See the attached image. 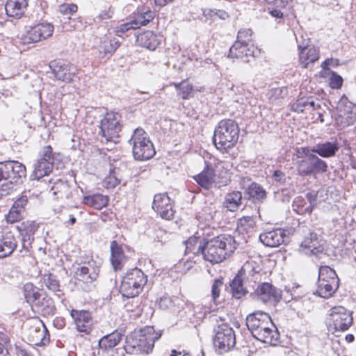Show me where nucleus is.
<instances>
[{"label": "nucleus", "instance_id": "obj_20", "mask_svg": "<svg viewBox=\"0 0 356 356\" xmlns=\"http://www.w3.org/2000/svg\"><path fill=\"white\" fill-rule=\"evenodd\" d=\"M70 315L80 332L89 333L92 330V318L90 313L86 310L72 309Z\"/></svg>", "mask_w": 356, "mask_h": 356}, {"label": "nucleus", "instance_id": "obj_48", "mask_svg": "<svg viewBox=\"0 0 356 356\" xmlns=\"http://www.w3.org/2000/svg\"><path fill=\"white\" fill-rule=\"evenodd\" d=\"M250 196L254 200H260L266 197V191L258 184L252 183L248 189Z\"/></svg>", "mask_w": 356, "mask_h": 356}, {"label": "nucleus", "instance_id": "obj_47", "mask_svg": "<svg viewBox=\"0 0 356 356\" xmlns=\"http://www.w3.org/2000/svg\"><path fill=\"white\" fill-rule=\"evenodd\" d=\"M318 280H327L331 282L332 280L334 281L336 284H339V280L335 271L329 266H321L319 268Z\"/></svg>", "mask_w": 356, "mask_h": 356}, {"label": "nucleus", "instance_id": "obj_13", "mask_svg": "<svg viewBox=\"0 0 356 356\" xmlns=\"http://www.w3.org/2000/svg\"><path fill=\"white\" fill-rule=\"evenodd\" d=\"M55 77L63 82L70 83L76 78V67L65 60H53L49 64Z\"/></svg>", "mask_w": 356, "mask_h": 356}, {"label": "nucleus", "instance_id": "obj_30", "mask_svg": "<svg viewBox=\"0 0 356 356\" xmlns=\"http://www.w3.org/2000/svg\"><path fill=\"white\" fill-rule=\"evenodd\" d=\"M339 147L337 143L326 142L317 144L311 149V152L316 153L322 157H331L339 150Z\"/></svg>", "mask_w": 356, "mask_h": 356}, {"label": "nucleus", "instance_id": "obj_16", "mask_svg": "<svg viewBox=\"0 0 356 356\" xmlns=\"http://www.w3.org/2000/svg\"><path fill=\"white\" fill-rule=\"evenodd\" d=\"M254 293L259 300L271 305L277 304L282 298V291L268 282L259 284Z\"/></svg>", "mask_w": 356, "mask_h": 356}, {"label": "nucleus", "instance_id": "obj_4", "mask_svg": "<svg viewBox=\"0 0 356 356\" xmlns=\"http://www.w3.org/2000/svg\"><path fill=\"white\" fill-rule=\"evenodd\" d=\"M239 137L238 124L230 119L219 122L213 134V143L220 151H227L237 143Z\"/></svg>", "mask_w": 356, "mask_h": 356}, {"label": "nucleus", "instance_id": "obj_11", "mask_svg": "<svg viewBox=\"0 0 356 356\" xmlns=\"http://www.w3.org/2000/svg\"><path fill=\"white\" fill-rule=\"evenodd\" d=\"M54 27L48 22H42L30 26L22 37L24 44L35 43L51 36Z\"/></svg>", "mask_w": 356, "mask_h": 356}, {"label": "nucleus", "instance_id": "obj_56", "mask_svg": "<svg viewBox=\"0 0 356 356\" xmlns=\"http://www.w3.org/2000/svg\"><path fill=\"white\" fill-rule=\"evenodd\" d=\"M273 180L279 184H283L286 180V177L284 172L281 170H275L273 174Z\"/></svg>", "mask_w": 356, "mask_h": 356}, {"label": "nucleus", "instance_id": "obj_6", "mask_svg": "<svg viewBox=\"0 0 356 356\" xmlns=\"http://www.w3.org/2000/svg\"><path fill=\"white\" fill-rule=\"evenodd\" d=\"M132 144L133 154L135 159L145 161L152 158L156 151L147 134L140 128L135 129L130 140Z\"/></svg>", "mask_w": 356, "mask_h": 356}, {"label": "nucleus", "instance_id": "obj_14", "mask_svg": "<svg viewBox=\"0 0 356 356\" xmlns=\"http://www.w3.org/2000/svg\"><path fill=\"white\" fill-rule=\"evenodd\" d=\"M26 176L25 166L15 161H9L0 163V181L2 179H10L19 183Z\"/></svg>", "mask_w": 356, "mask_h": 356}, {"label": "nucleus", "instance_id": "obj_12", "mask_svg": "<svg viewBox=\"0 0 356 356\" xmlns=\"http://www.w3.org/2000/svg\"><path fill=\"white\" fill-rule=\"evenodd\" d=\"M54 156L52 148L47 145L43 147L40 158L34 164V169L32 173L33 179L39 180L42 177L48 175L52 170Z\"/></svg>", "mask_w": 356, "mask_h": 356}, {"label": "nucleus", "instance_id": "obj_63", "mask_svg": "<svg viewBox=\"0 0 356 356\" xmlns=\"http://www.w3.org/2000/svg\"><path fill=\"white\" fill-rule=\"evenodd\" d=\"M271 15L277 18H282L283 17V13L278 10H272Z\"/></svg>", "mask_w": 356, "mask_h": 356}, {"label": "nucleus", "instance_id": "obj_59", "mask_svg": "<svg viewBox=\"0 0 356 356\" xmlns=\"http://www.w3.org/2000/svg\"><path fill=\"white\" fill-rule=\"evenodd\" d=\"M209 15L211 17L216 16L222 19H225L229 17L227 13L222 10H210Z\"/></svg>", "mask_w": 356, "mask_h": 356}, {"label": "nucleus", "instance_id": "obj_36", "mask_svg": "<svg viewBox=\"0 0 356 356\" xmlns=\"http://www.w3.org/2000/svg\"><path fill=\"white\" fill-rule=\"evenodd\" d=\"M339 287V284L335 283V280H332L330 284L317 283L316 293L324 298L331 297Z\"/></svg>", "mask_w": 356, "mask_h": 356}, {"label": "nucleus", "instance_id": "obj_21", "mask_svg": "<svg viewBox=\"0 0 356 356\" xmlns=\"http://www.w3.org/2000/svg\"><path fill=\"white\" fill-rule=\"evenodd\" d=\"M207 161L209 164L211 165V168H213V172L217 174L220 186H222L227 185L229 181V163L220 161L211 156H210L209 159Z\"/></svg>", "mask_w": 356, "mask_h": 356}, {"label": "nucleus", "instance_id": "obj_2", "mask_svg": "<svg viewBox=\"0 0 356 356\" xmlns=\"http://www.w3.org/2000/svg\"><path fill=\"white\" fill-rule=\"evenodd\" d=\"M236 243L231 235L221 234L207 241L203 247L197 248V252L203 254L205 260L211 263H219L234 252Z\"/></svg>", "mask_w": 356, "mask_h": 356}, {"label": "nucleus", "instance_id": "obj_58", "mask_svg": "<svg viewBox=\"0 0 356 356\" xmlns=\"http://www.w3.org/2000/svg\"><path fill=\"white\" fill-rule=\"evenodd\" d=\"M28 202V197L26 195H22L19 197L13 204V207H16L18 209L22 210V211L24 209L25 205H26Z\"/></svg>", "mask_w": 356, "mask_h": 356}, {"label": "nucleus", "instance_id": "obj_64", "mask_svg": "<svg viewBox=\"0 0 356 356\" xmlns=\"http://www.w3.org/2000/svg\"><path fill=\"white\" fill-rule=\"evenodd\" d=\"M35 331L37 333V337H36L37 338H40L41 337L44 336V334L46 333V332L47 330L46 327H44L43 329L41 330L39 329V330H35Z\"/></svg>", "mask_w": 356, "mask_h": 356}, {"label": "nucleus", "instance_id": "obj_10", "mask_svg": "<svg viewBox=\"0 0 356 356\" xmlns=\"http://www.w3.org/2000/svg\"><path fill=\"white\" fill-rule=\"evenodd\" d=\"M102 136L106 141L118 142L121 130L120 115L117 113H107L100 122Z\"/></svg>", "mask_w": 356, "mask_h": 356}, {"label": "nucleus", "instance_id": "obj_54", "mask_svg": "<svg viewBox=\"0 0 356 356\" xmlns=\"http://www.w3.org/2000/svg\"><path fill=\"white\" fill-rule=\"evenodd\" d=\"M77 6L74 3H63L59 6L58 11L63 15H72L77 11Z\"/></svg>", "mask_w": 356, "mask_h": 356}, {"label": "nucleus", "instance_id": "obj_45", "mask_svg": "<svg viewBox=\"0 0 356 356\" xmlns=\"http://www.w3.org/2000/svg\"><path fill=\"white\" fill-rule=\"evenodd\" d=\"M43 281L45 286L56 295L60 297L61 293L60 286L59 282L51 274H45L43 275Z\"/></svg>", "mask_w": 356, "mask_h": 356}, {"label": "nucleus", "instance_id": "obj_1", "mask_svg": "<svg viewBox=\"0 0 356 356\" xmlns=\"http://www.w3.org/2000/svg\"><path fill=\"white\" fill-rule=\"evenodd\" d=\"M246 325L252 336L257 340L276 345L279 339V332L268 314L256 312L246 318Z\"/></svg>", "mask_w": 356, "mask_h": 356}, {"label": "nucleus", "instance_id": "obj_24", "mask_svg": "<svg viewBox=\"0 0 356 356\" xmlns=\"http://www.w3.org/2000/svg\"><path fill=\"white\" fill-rule=\"evenodd\" d=\"M18 241L11 232H6L0 236V258L10 256L17 247Z\"/></svg>", "mask_w": 356, "mask_h": 356}, {"label": "nucleus", "instance_id": "obj_26", "mask_svg": "<svg viewBox=\"0 0 356 356\" xmlns=\"http://www.w3.org/2000/svg\"><path fill=\"white\" fill-rule=\"evenodd\" d=\"M99 274V268L93 264L88 263L86 265L78 267L75 272V278L79 282L90 284L95 280Z\"/></svg>", "mask_w": 356, "mask_h": 356}, {"label": "nucleus", "instance_id": "obj_38", "mask_svg": "<svg viewBox=\"0 0 356 356\" xmlns=\"http://www.w3.org/2000/svg\"><path fill=\"white\" fill-rule=\"evenodd\" d=\"M121 340V335L118 332H113L103 337L99 341V346L102 349L112 348L117 346Z\"/></svg>", "mask_w": 356, "mask_h": 356}, {"label": "nucleus", "instance_id": "obj_37", "mask_svg": "<svg viewBox=\"0 0 356 356\" xmlns=\"http://www.w3.org/2000/svg\"><path fill=\"white\" fill-rule=\"evenodd\" d=\"M255 225L254 219L250 216H244L238 219L236 231L241 234L252 232Z\"/></svg>", "mask_w": 356, "mask_h": 356}, {"label": "nucleus", "instance_id": "obj_23", "mask_svg": "<svg viewBox=\"0 0 356 356\" xmlns=\"http://www.w3.org/2000/svg\"><path fill=\"white\" fill-rule=\"evenodd\" d=\"M163 40V36L154 33L152 31H147L137 36L136 42L139 46L145 47L150 51H154Z\"/></svg>", "mask_w": 356, "mask_h": 356}, {"label": "nucleus", "instance_id": "obj_41", "mask_svg": "<svg viewBox=\"0 0 356 356\" xmlns=\"http://www.w3.org/2000/svg\"><path fill=\"white\" fill-rule=\"evenodd\" d=\"M242 195L238 191L229 193L225 200V207L231 211H235L241 204Z\"/></svg>", "mask_w": 356, "mask_h": 356}, {"label": "nucleus", "instance_id": "obj_27", "mask_svg": "<svg viewBox=\"0 0 356 356\" xmlns=\"http://www.w3.org/2000/svg\"><path fill=\"white\" fill-rule=\"evenodd\" d=\"M111 261L113 268L115 270H120L122 268L127 261V257L124 255L122 248L115 241L111 243Z\"/></svg>", "mask_w": 356, "mask_h": 356}, {"label": "nucleus", "instance_id": "obj_39", "mask_svg": "<svg viewBox=\"0 0 356 356\" xmlns=\"http://www.w3.org/2000/svg\"><path fill=\"white\" fill-rule=\"evenodd\" d=\"M120 170L113 168L103 181V186L107 189H112L120 183Z\"/></svg>", "mask_w": 356, "mask_h": 356}, {"label": "nucleus", "instance_id": "obj_31", "mask_svg": "<svg viewBox=\"0 0 356 356\" xmlns=\"http://www.w3.org/2000/svg\"><path fill=\"white\" fill-rule=\"evenodd\" d=\"M32 309L38 313L44 314H52L54 310V302L51 298L42 294V296L33 303Z\"/></svg>", "mask_w": 356, "mask_h": 356}, {"label": "nucleus", "instance_id": "obj_57", "mask_svg": "<svg viewBox=\"0 0 356 356\" xmlns=\"http://www.w3.org/2000/svg\"><path fill=\"white\" fill-rule=\"evenodd\" d=\"M131 29H136L134 24H132L131 21L122 24L117 27L116 32L118 35H121L120 34L124 33L125 32L131 30Z\"/></svg>", "mask_w": 356, "mask_h": 356}, {"label": "nucleus", "instance_id": "obj_9", "mask_svg": "<svg viewBox=\"0 0 356 356\" xmlns=\"http://www.w3.org/2000/svg\"><path fill=\"white\" fill-rule=\"evenodd\" d=\"M336 124L341 128L353 124L356 121V106L345 97H341L337 105Z\"/></svg>", "mask_w": 356, "mask_h": 356}, {"label": "nucleus", "instance_id": "obj_22", "mask_svg": "<svg viewBox=\"0 0 356 356\" xmlns=\"http://www.w3.org/2000/svg\"><path fill=\"white\" fill-rule=\"evenodd\" d=\"M286 238H287V236L285 231L281 229L266 232L259 236L261 242L268 247H277L282 244Z\"/></svg>", "mask_w": 356, "mask_h": 356}, {"label": "nucleus", "instance_id": "obj_60", "mask_svg": "<svg viewBox=\"0 0 356 356\" xmlns=\"http://www.w3.org/2000/svg\"><path fill=\"white\" fill-rule=\"evenodd\" d=\"M197 243V238H189L186 242V251L193 252L195 250V248L193 247Z\"/></svg>", "mask_w": 356, "mask_h": 356}, {"label": "nucleus", "instance_id": "obj_29", "mask_svg": "<svg viewBox=\"0 0 356 356\" xmlns=\"http://www.w3.org/2000/svg\"><path fill=\"white\" fill-rule=\"evenodd\" d=\"M28 6V0H8L5 9L8 16L20 17L25 12Z\"/></svg>", "mask_w": 356, "mask_h": 356}, {"label": "nucleus", "instance_id": "obj_19", "mask_svg": "<svg viewBox=\"0 0 356 356\" xmlns=\"http://www.w3.org/2000/svg\"><path fill=\"white\" fill-rule=\"evenodd\" d=\"M38 229V224L33 220H25L17 226L20 236L22 238V248L26 251L34 239V234Z\"/></svg>", "mask_w": 356, "mask_h": 356}, {"label": "nucleus", "instance_id": "obj_5", "mask_svg": "<svg viewBox=\"0 0 356 356\" xmlns=\"http://www.w3.org/2000/svg\"><path fill=\"white\" fill-rule=\"evenodd\" d=\"M147 282V276L138 268L127 270L122 277L120 292L127 298L138 296Z\"/></svg>", "mask_w": 356, "mask_h": 356}, {"label": "nucleus", "instance_id": "obj_18", "mask_svg": "<svg viewBox=\"0 0 356 356\" xmlns=\"http://www.w3.org/2000/svg\"><path fill=\"white\" fill-rule=\"evenodd\" d=\"M300 250L306 254L314 255L317 258H321L324 253V245L319 241L316 234L309 233L302 241Z\"/></svg>", "mask_w": 356, "mask_h": 356}, {"label": "nucleus", "instance_id": "obj_28", "mask_svg": "<svg viewBox=\"0 0 356 356\" xmlns=\"http://www.w3.org/2000/svg\"><path fill=\"white\" fill-rule=\"evenodd\" d=\"M299 57L303 67H307L311 63H314L319 58L318 49L314 47L298 45Z\"/></svg>", "mask_w": 356, "mask_h": 356}, {"label": "nucleus", "instance_id": "obj_3", "mask_svg": "<svg viewBox=\"0 0 356 356\" xmlns=\"http://www.w3.org/2000/svg\"><path fill=\"white\" fill-rule=\"evenodd\" d=\"M161 336L154 327L147 326L138 332H135L126 338L124 348L127 353H147L152 352L154 343Z\"/></svg>", "mask_w": 356, "mask_h": 356}, {"label": "nucleus", "instance_id": "obj_7", "mask_svg": "<svg viewBox=\"0 0 356 356\" xmlns=\"http://www.w3.org/2000/svg\"><path fill=\"white\" fill-rule=\"evenodd\" d=\"M352 313L342 306L330 309L327 321L330 331L343 332L347 330L353 323Z\"/></svg>", "mask_w": 356, "mask_h": 356}, {"label": "nucleus", "instance_id": "obj_40", "mask_svg": "<svg viewBox=\"0 0 356 356\" xmlns=\"http://www.w3.org/2000/svg\"><path fill=\"white\" fill-rule=\"evenodd\" d=\"M305 204H307L305 200L301 197H298L293 203V210L300 215L310 214L313 210L312 202L306 206Z\"/></svg>", "mask_w": 356, "mask_h": 356}, {"label": "nucleus", "instance_id": "obj_49", "mask_svg": "<svg viewBox=\"0 0 356 356\" xmlns=\"http://www.w3.org/2000/svg\"><path fill=\"white\" fill-rule=\"evenodd\" d=\"M119 44L118 40L115 38L105 40L102 42L101 48L104 50V54H107L115 51L119 47Z\"/></svg>", "mask_w": 356, "mask_h": 356}, {"label": "nucleus", "instance_id": "obj_55", "mask_svg": "<svg viewBox=\"0 0 356 356\" xmlns=\"http://www.w3.org/2000/svg\"><path fill=\"white\" fill-rule=\"evenodd\" d=\"M222 284L223 282L221 279L214 280L211 286L212 298L213 300H216V299L219 297Z\"/></svg>", "mask_w": 356, "mask_h": 356}, {"label": "nucleus", "instance_id": "obj_17", "mask_svg": "<svg viewBox=\"0 0 356 356\" xmlns=\"http://www.w3.org/2000/svg\"><path fill=\"white\" fill-rule=\"evenodd\" d=\"M211 164L205 161L204 170L198 175L193 177L196 182L202 188L209 190L213 187L220 188V183L218 179L217 174L213 172Z\"/></svg>", "mask_w": 356, "mask_h": 356}, {"label": "nucleus", "instance_id": "obj_53", "mask_svg": "<svg viewBox=\"0 0 356 356\" xmlns=\"http://www.w3.org/2000/svg\"><path fill=\"white\" fill-rule=\"evenodd\" d=\"M329 80L330 86L332 89H339L342 86V77L334 72H331Z\"/></svg>", "mask_w": 356, "mask_h": 356}, {"label": "nucleus", "instance_id": "obj_62", "mask_svg": "<svg viewBox=\"0 0 356 356\" xmlns=\"http://www.w3.org/2000/svg\"><path fill=\"white\" fill-rule=\"evenodd\" d=\"M173 1V0H154V3L159 7H163L168 3Z\"/></svg>", "mask_w": 356, "mask_h": 356}, {"label": "nucleus", "instance_id": "obj_61", "mask_svg": "<svg viewBox=\"0 0 356 356\" xmlns=\"http://www.w3.org/2000/svg\"><path fill=\"white\" fill-rule=\"evenodd\" d=\"M308 104L311 105L312 106H314V102L313 101H309V99H305L304 98H300L297 100L298 106H307Z\"/></svg>", "mask_w": 356, "mask_h": 356}, {"label": "nucleus", "instance_id": "obj_42", "mask_svg": "<svg viewBox=\"0 0 356 356\" xmlns=\"http://www.w3.org/2000/svg\"><path fill=\"white\" fill-rule=\"evenodd\" d=\"M327 168V165L325 161L314 154L311 155V175L325 172Z\"/></svg>", "mask_w": 356, "mask_h": 356}, {"label": "nucleus", "instance_id": "obj_43", "mask_svg": "<svg viewBox=\"0 0 356 356\" xmlns=\"http://www.w3.org/2000/svg\"><path fill=\"white\" fill-rule=\"evenodd\" d=\"M232 295L236 298H240L246 293L243 281L239 276H236L230 284Z\"/></svg>", "mask_w": 356, "mask_h": 356}, {"label": "nucleus", "instance_id": "obj_34", "mask_svg": "<svg viewBox=\"0 0 356 356\" xmlns=\"http://www.w3.org/2000/svg\"><path fill=\"white\" fill-rule=\"evenodd\" d=\"M24 295L26 302L32 307L39 298L42 296L39 289L36 288L32 283H26L23 287Z\"/></svg>", "mask_w": 356, "mask_h": 356}, {"label": "nucleus", "instance_id": "obj_44", "mask_svg": "<svg viewBox=\"0 0 356 356\" xmlns=\"http://www.w3.org/2000/svg\"><path fill=\"white\" fill-rule=\"evenodd\" d=\"M153 19V14L150 10L138 14L131 20L136 29L142 26H146Z\"/></svg>", "mask_w": 356, "mask_h": 356}, {"label": "nucleus", "instance_id": "obj_15", "mask_svg": "<svg viewBox=\"0 0 356 356\" xmlns=\"http://www.w3.org/2000/svg\"><path fill=\"white\" fill-rule=\"evenodd\" d=\"M152 209L165 220H171L175 214L172 201L166 193L154 195Z\"/></svg>", "mask_w": 356, "mask_h": 356}, {"label": "nucleus", "instance_id": "obj_8", "mask_svg": "<svg viewBox=\"0 0 356 356\" xmlns=\"http://www.w3.org/2000/svg\"><path fill=\"white\" fill-rule=\"evenodd\" d=\"M236 343L234 332L228 323L218 325L213 338V344L220 354L232 349Z\"/></svg>", "mask_w": 356, "mask_h": 356}, {"label": "nucleus", "instance_id": "obj_35", "mask_svg": "<svg viewBox=\"0 0 356 356\" xmlns=\"http://www.w3.org/2000/svg\"><path fill=\"white\" fill-rule=\"evenodd\" d=\"M252 31L250 29H241L238 31L236 40L234 43L232 50H236L237 48L241 47V44L250 46V42L252 41Z\"/></svg>", "mask_w": 356, "mask_h": 356}, {"label": "nucleus", "instance_id": "obj_50", "mask_svg": "<svg viewBox=\"0 0 356 356\" xmlns=\"http://www.w3.org/2000/svg\"><path fill=\"white\" fill-rule=\"evenodd\" d=\"M16 184L10 179H2L0 181V195L4 196L9 194L14 190Z\"/></svg>", "mask_w": 356, "mask_h": 356}, {"label": "nucleus", "instance_id": "obj_25", "mask_svg": "<svg viewBox=\"0 0 356 356\" xmlns=\"http://www.w3.org/2000/svg\"><path fill=\"white\" fill-rule=\"evenodd\" d=\"M73 187L74 186H72L68 181L58 179L51 186V191L57 200L65 201L72 198Z\"/></svg>", "mask_w": 356, "mask_h": 356}, {"label": "nucleus", "instance_id": "obj_46", "mask_svg": "<svg viewBox=\"0 0 356 356\" xmlns=\"http://www.w3.org/2000/svg\"><path fill=\"white\" fill-rule=\"evenodd\" d=\"M296 167L300 175H311V156L305 159L296 161Z\"/></svg>", "mask_w": 356, "mask_h": 356}, {"label": "nucleus", "instance_id": "obj_33", "mask_svg": "<svg viewBox=\"0 0 356 356\" xmlns=\"http://www.w3.org/2000/svg\"><path fill=\"white\" fill-rule=\"evenodd\" d=\"M108 199L106 196L101 194H96L91 196H85L83 203L86 205L91 206L95 209H101L108 204Z\"/></svg>", "mask_w": 356, "mask_h": 356}, {"label": "nucleus", "instance_id": "obj_52", "mask_svg": "<svg viewBox=\"0 0 356 356\" xmlns=\"http://www.w3.org/2000/svg\"><path fill=\"white\" fill-rule=\"evenodd\" d=\"M312 154L311 149L307 147H297L295 149V152L293 154V161L294 164L296 165V161H298L299 159H305L308 158L309 156Z\"/></svg>", "mask_w": 356, "mask_h": 356}, {"label": "nucleus", "instance_id": "obj_32", "mask_svg": "<svg viewBox=\"0 0 356 356\" xmlns=\"http://www.w3.org/2000/svg\"><path fill=\"white\" fill-rule=\"evenodd\" d=\"M241 47L237 48L236 50H232L234 44L230 47L228 56L232 58H241L248 62V57L254 56V47L253 46H248L241 44Z\"/></svg>", "mask_w": 356, "mask_h": 356}, {"label": "nucleus", "instance_id": "obj_51", "mask_svg": "<svg viewBox=\"0 0 356 356\" xmlns=\"http://www.w3.org/2000/svg\"><path fill=\"white\" fill-rule=\"evenodd\" d=\"M22 211L12 206L8 213L6 216L7 222L14 223L19 221L22 218Z\"/></svg>", "mask_w": 356, "mask_h": 356}]
</instances>
